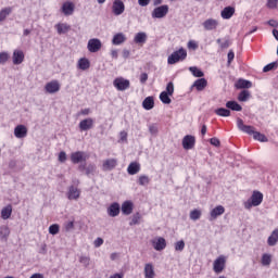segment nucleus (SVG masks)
Masks as SVG:
<instances>
[{
    "label": "nucleus",
    "instance_id": "nucleus-1",
    "mask_svg": "<svg viewBox=\"0 0 278 278\" xmlns=\"http://www.w3.org/2000/svg\"><path fill=\"white\" fill-rule=\"evenodd\" d=\"M237 127L243 134H248L249 136H253L254 140H258V142H268V137L260 131H255V127L244 125V121L242 118H237Z\"/></svg>",
    "mask_w": 278,
    "mask_h": 278
},
{
    "label": "nucleus",
    "instance_id": "nucleus-2",
    "mask_svg": "<svg viewBox=\"0 0 278 278\" xmlns=\"http://www.w3.org/2000/svg\"><path fill=\"white\" fill-rule=\"evenodd\" d=\"M262 201H264V194L260 191H254L251 198L244 203V207L245 210L257 207V205H262Z\"/></svg>",
    "mask_w": 278,
    "mask_h": 278
},
{
    "label": "nucleus",
    "instance_id": "nucleus-3",
    "mask_svg": "<svg viewBox=\"0 0 278 278\" xmlns=\"http://www.w3.org/2000/svg\"><path fill=\"white\" fill-rule=\"evenodd\" d=\"M188 58L186 49L180 48L178 51H174L167 59V64H177V62H184Z\"/></svg>",
    "mask_w": 278,
    "mask_h": 278
},
{
    "label": "nucleus",
    "instance_id": "nucleus-4",
    "mask_svg": "<svg viewBox=\"0 0 278 278\" xmlns=\"http://www.w3.org/2000/svg\"><path fill=\"white\" fill-rule=\"evenodd\" d=\"M70 157L72 164H81L86 162L90 157V155H88V153H86L85 151H76L73 152Z\"/></svg>",
    "mask_w": 278,
    "mask_h": 278
},
{
    "label": "nucleus",
    "instance_id": "nucleus-5",
    "mask_svg": "<svg viewBox=\"0 0 278 278\" xmlns=\"http://www.w3.org/2000/svg\"><path fill=\"white\" fill-rule=\"evenodd\" d=\"M113 86L114 88H116V90H119L121 92H123L129 89V86H131V84L129 83L128 79H125L123 77H117L114 79Z\"/></svg>",
    "mask_w": 278,
    "mask_h": 278
},
{
    "label": "nucleus",
    "instance_id": "nucleus-6",
    "mask_svg": "<svg viewBox=\"0 0 278 278\" xmlns=\"http://www.w3.org/2000/svg\"><path fill=\"white\" fill-rule=\"evenodd\" d=\"M166 14H168V4H163L152 11V18H164Z\"/></svg>",
    "mask_w": 278,
    "mask_h": 278
},
{
    "label": "nucleus",
    "instance_id": "nucleus-7",
    "mask_svg": "<svg viewBox=\"0 0 278 278\" xmlns=\"http://www.w3.org/2000/svg\"><path fill=\"white\" fill-rule=\"evenodd\" d=\"M101 47H102L101 40L97 38L89 39L87 43V49L90 53H97L101 51Z\"/></svg>",
    "mask_w": 278,
    "mask_h": 278
},
{
    "label": "nucleus",
    "instance_id": "nucleus-8",
    "mask_svg": "<svg viewBox=\"0 0 278 278\" xmlns=\"http://www.w3.org/2000/svg\"><path fill=\"white\" fill-rule=\"evenodd\" d=\"M194 144H197V138L192 135H186L182 138V148L186 151H190L191 149H194Z\"/></svg>",
    "mask_w": 278,
    "mask_h": 278
},
{
    "label": "nucleus",
    "instance_id": "nucleus-9",
    "mask_svg": "<svg viewBox=\"0 0 278 278\" xmlns=\"http://www.w3.org/2000/svg\"><path fill=\"white\" fill-rule=\"evenodd\" d=\"M112 12L115 16H121V14L125 12V2H123V0H114Z\"/></svg>",
    "mask_w": 278,
    "mask_h": 278
},
{
    "label": "nucleus",
    "instance_id": "nucleus-10",
    "mask_svg": "<svg viewBox=\"0 0 278 278\" xmlns=\"http://www.w3.org/2000/svg\"><path fill=\"white\" fill-rule=\"evenodd\" d=\"M46 92L49 94H55V92H60V81L52 80L45 86Z\"/></svg>",
    "mask_w": 278,
    "mask_h": 278
},
{
    "label": "nucleus",
    "instance_id": "nucleus-11",
    "mask_svg": "<svg viewBox=\"0 0 278 278\" xmlns=\"http://www.w3.org/2000/svg\"><path fill=\"white\" fill-rule=\"evenodd\" d=\"M202 26L204 27L205 31H214V29H217L218 27V21L215 18H207L202 23Z\"/></svg>",
    "mask_w": 278,
    "mask_h": 278
},
{
    "label": "nucleus",
    "instance_id": "nucleus-12",
    "mask_svg": "<svg viewBox=\"0 0 278 278\" xmlns=\"http://www.w3.org/2000/svg\"><path fill=\"white\" fill-rule=\"evenodd\" d=\"M92 127H94V119L90 117L83 119L79 123L80 131H89V129H92Z\"/></svg>",
    "mask_w": 278,
    "mask_h": 278
},
{
    "label": "nucleus",
    "instance_id": "nucleus-13",
    "mask_svg": "<svg viewBox=\"0 0 278 278\" xmlns=\"http://www.w3.org/2000/svg\"><path fill=\"white\" fill-rule=\"evenodd\" d=\"M213 270L217 275L220 274L222 270H225V257L219 256L217 260L214 261Z\"/></svg>",
    "mask_w": 278,
    "mask_h": 278
},
{
    "label": "nucleus",
    "instance_id": "nucleus-14",
    "mask_svg": "<svg viewBox=\"0 0 278 278\" xmlns=\"http://www.w3.org/2000/svg\"><path fill=\"white\" fill-rule=\"evenodd\" d=\"M223 214H225V206L218 205L211 211L208 220H216V218L223 216Z\"/></svg>",
    "mask_w": 278,
    "mask_h": 278
},
{
    "label": "nucleus",
    "instance_id": "nucleus-15",
    "mask_svg": "<svg viewBox=\"0 0 278 278\" xmlns=\"http://www.w3.org/2000/svg\"><path fill=\"white\" fill-rule=\"evenodd\" d=\"M81 194V191L77 189L75 186H71L67 191V199L70 201H77Z\"/></svg>",
    "mask_w": 278,
    "mask_h": 278
},
{
    "label": "nucleus",
    "instance_id": "nucleus-16",
    "mask_svg": "<svg viewBox=\"0 0 278 278\" xmlns=\"http://www.w3.org/2000/svg\"><path fill=\"white\" fill-rule=\"evenodd\" d=\"M108 214L112 218H115V216H118L121 214V204H118V202L112 203L108 208Z\"/></svg>",
    "mask_w": 278,
    "mask_h": 278
},
{
    "label": "nucleus",
    "instance_id": "nucleus-17",
    "mask_svg": "<svg viewBox=\"0 0 278 278\" xmlns=\"http://www.w3.org/2000/svg\"><path fill=\"white\" fill-rule=\"evenodd\" d=\"M115 166H118V160L116 159H108L102 164L103 170H114Z\"/></svg>",
    "mask_w": 278,
    "mask_h": 278
},
{
    "label": "nucleus",
    "instance_id": "nucleus-18",
    "mask_svg": "<svg viewBox=\"0 0 278 278\" xmlns=\"http://www.w3.org/2000/svg\"><path fill=\"white\" fill-rule=\"evenodd\" d=\"M14 136L15 138H27V126L25 125H17L14 128Z\"/></svg>",
    "mask_w": 278,
    "mask_h": 278
},
{
    "label": "nucleus",
    "instance_id": "nucleus-19",
    "mask_svg": "<svg viewBox=\"0 0 278 278\" xmlns=\"http://www.w3.org/2000/svg\"><path fill=\"white\" fill-rule=\"evenodd\" d=\"M152 247L155 251H164L166 249V239L159 237L156 241H152Z\"/></svg>",
    "mask_w": 278,
    "mask_h": 278
},
{
    "label": "nucleus",
    "instance_id": "nucleus-20",
    "mask_svg": "<svg viewBox=\"0 0 278 278\" xmlns=\"http://www.w3.org/2000/svg\"><path fill=\"white\" fill-rule=\"evenodd\" d=\"M191 88H195V90H198V92H202V90H205V88H207V79H205V78L197 79L193 83V85L191 86Z\"/></svg>",
    "mask_w": 278,
    "mask_h": 278
},
{
    "label": "nucleus",
    "instance_id": "nucleus-21",
    "mask_svg": "<svg viewBox=\"0 0 278 278\" xmlns=\"http://www.w3.org/2000/svg\"><path fill=\"white\" fill-rule=\"evenodd\" d=\"M62 12L65 16H72L73 12H75V4H73V2H64Z\"/></svg>",
    "mask_w": 278,
    "mask_h": 278
},
{
    "label": "nucleus",
    "instance_id": "nucleus-22",
    "mask_svg": "<svg viewBox=\"0 0 278 278\" xmlns=\"http://www.w3.org/2000/svg\"><path fill=\"white\" fill-rule=\"evenodd\" d=\"M24 60H25V54L23 53V51L15 50L13 52V64L18 66V64H23Z\"/></svg>",
    "mask_w": 278,
    "mask_h": 278
},
{
    "label": "nucleus",
    "instance_id": "nucleus-23",
    "mask_svg": "<svg viewBox=\"0 0 278 278\" xmlns=\"http://www.w3.org/2000/svg\"><path fill=\"white\" fill-rule=\"evenodd\" d=\"M131 212H134V203L131 201H125L122 204V213L125 216H129V214H131Z\"/></svg>",
    "mask_w": 278,
    "mask_h": 278
},
{
    "label": "nucleus",
    "instance_id": "nucleus-24",
    "mask_svg": "<svg viewBox=\"0 0 278 278\" xmlns=\"http://www.w3.org/2000/svg\"><path fill=\"white\" fill-rule=\"evenodd\" d=\"M127 41V37L123 33H117L113 36L112 45L118 46Z\"/></svg>",
    "mask_w": 278,
    "mask_h": 278
},
{
    "label": "nucleus",
    "instance_id": "nucleus-25",
    "mask_svg": "<svg viewBox=\"0 0 278 278\" xmlns=\"http://www.w3.org/2000/svg\"><path fill=\"white\" fill-rule=\"evenodd\" d=\"M220 14H222V18L229 20L231 18V16H233V14H236V8L226 7L224 8Z\"/></svg>",
    "mask_w": 278,
    "mask_h": 278
},
{
    "label": "nucleus",
    "instance_id": "nucleus-26",
    "mask_svg": "<svg viewBox=\"0 0 278 278\" xmlns=\"http://www.w3.org/2000/svg\"><path fill=\"white\" fill-rule=\"evenodd\" d=\"M226 108L232 112H242V105H240L235 100L226 102Z\"/></svg>",
    "mask_w": 278,
    "mask_h": 278
},
{
    "label": "nucleus",
    "instance_id": "nucleus-27",
    "mask_svg": "<svg viewBox=\"0 0 278 278\" xmlns=\"http://www.w3.org/2000/svg\"><path fill=\"white\" fill-rule=\"evenodd\" d=\"M55 29L58 34L62 36V34H67V31H71V25L66 23H59L55 25Z\"/></svg>",
    "mask_w": 278,
    "mask_h": 278
},
{
    "label": "nucleus",
    "instance_id": "nucleus-28",
    "mask_svg": "<svg viewBox=\"0 0 278 278\" xmlns=\"http://www.w3.org/2000/svg\"><path fill=\"white\" fill-rule=\"evenodd\" d=\"M143 110H153L155 108V100L153 97H147L142 102Z\"/></svg>",
    "mask_w": 278,
    "mask_h": 278
},
{
    "label": "nucleus",
    "instance_id": "nucleus-29",
    "mask_svg": "<svg viewBox=\"0 0 278 278\" xmlns=\"http://www.w3.org/2000/svg\"><path fill=\"white\" fill-rule=\"evenodd\" d=\"M128 175H138L140 173V163L132 162L127 168Z\"/></svg>",
    "mask_w": 278,
    "mask_h": 278
},
{
    "label": "nucleus",
    "instance_id": "nucleus-30",
    "mask_svg": "<svg viewBox=\"0 0 278 278\" xmlns=\"http://www.w3.org/2000/svg\"><path fill=\"white\" fill-rule=\"evenodd\" d=\"M278 242V229H275L267 239L268 247H275Z\"/></svg>",
    "mask_w": 278,
    "mask_h": 278
},
{
    "label": "nucleus",
    "instance_id": "nucleus-31",
    "mask_svg": "<svg viewBox=\"0 0 278 278\" xmlns=\"http://www.w3.org/2000/svg\"><path fill=\"white\" fill-rule=\"evenodd\" d=\"M134 42L136 45H144V42H147V33H143V31L137 33L134 38Z\"/></svg>",
    "mask_w": 278,
    "mask_h": 278
},
{
    "label": "nucleus",
    "instance_id": "nucleus-32",
    "mask_svg": "<svg viewBox=\"0 0 278 278\" xmlns=\"http://www.w3.org/2000/svg\"><path fill=\"white\" fill-rule=\"evenodd\" d=\"M8 238H10V228L8 226L0 227V240L8 242Z\"/></svg>",
    "mask_w": 278,
    "mask_h": 278
},
{
    "label": "nucleus",
    "instance_id": "nucleus-33",
    "mask_svg": "<svg viewBox=\"0 0 278 278\" xmlns=\"http://www.w3.org/2000/svg\"><path fill=\"white\" fill-rule=\"evenodd\" d=\"M144 277L146 278H153L155 277V269H153V264L148 263L144 266Z\"/></svg>",
    "mask_w": 278,
    "mask_h": 278
},
{
    "label": "nucleus",
    "instance_id": "nucleus-34",
    "mask_svg": "<svg viewBox=\"0 0 278 278\" xmlns=\"http://www.w3.org/2000/svg\"><path fill=\"white\" fill-rule=\"evenodd\" d=\"M10 216H12V206H11V204L4 206L1 210V218L3 220H8V218H10Z\"/></svg>",
    "mask_w": 278,
    "mask_h": 278
},
{
    "label": "nucleus",
    "instance_id": "nucleus-35",
    "mask_svg": "<svg viewBox=\"0 0 278 278\" xmlns=\"http://www.w3.org/2000/svg\"><path fill=\"white\" fill-rule=\"evenodd\" d=\"M78 68L80 71H88L90 68V60L86 58H81L78 60Z\"/></svg>",
    "mask_w": 278,
    "mask_h": 278
},
{
    "label": "nucleus",
    "instance_id": "nucleus-36",
    "mask_svg": "<svg viewBox=\"0 0 278 278\" xmlns=\"http://www.w3.org/2000/svg\"><path fill=\"white\" fill-rule=\"evenodd\" d=\"M12 7H7L0 11V23H3L12 14Z\"/></svg>",
    "mask_w": 278,
    "mask_h": 278
},
{
    "label": "nucleus",
    "instance_id": "nucleus-37",
    "mask_svg": "<svg viewBox=\"0 0 278 278\" xmlns=\"http://www.w3.org/2000/svg\"><path fill=\"white\" fill-rule=\"evenodd\" d=\"M252 86H253V83H251V80H247L242 78H240L237 83L238 89L251 88Z\"/></svg>",
    "mask_w": 278,
    "mask_h": 278
},
{
    "label": "nucleus",
    "instance_id": "nucleus-38",
    "mask_svg": "<svg viewBox=\"0 0 278 278\" xmlns=\"http://www.w3.org/2000/svg\"><path fill=\"white\" fill-rule=\"evenodd\" d=\"M217 116L228 117L231 116V111L225 108H219L215 110Z\"/></svg>",
    "mask_w": 278,
    "mask_h": 278
},
{
    "label": "nucleus",
    "instance_id": "nucleus-39",
    "mask_svg": "<svg viewBox=\"0 0 278 278\" xmlns=\"http://www.w3.org/2000/svg\"><path fill=\"white\" fill-rule=\"evenodd\" d=\"M160 100L165 105H170V103L173 102V100H170V94H168L166 91L161 92Z\"/></svg>",
    "mask_w": 278,
    "mask_h": 278
},
{
    "label": "nucleus",
    "instance_id": "nucleus-40",
    "mask_svg": "<svg viewBox=\"0 0 278 278\" xmlns=\"http://www.w3.org/2000/svg\"><path fill=\"white\" fill-rule=\"evenodd\" d=\"M251 98V92L249 90H242L238 96V101L247 102Z\"/></svg>",
    "mask_w": 278,
    "mask_h": 278
},
{
    "label": "nucleus",
    "instance_id": "nucleus-41",
    "mask_svg": "<svg viewBox=\"0 0 278 278\" xmlns=\"http://www.w3.org/2000/svg\"><path fill=\"white\" fill-rule=\"evenodd\" d=\"M189 71L190 73H192L193 77H205V74L203 73V71H201L197 66L189 67Z\"/></svg>",
    "mask_w": 278,
    "mask_h": 278
},
{
    "label": "nucleus",
    "instance_id": "nucleus-42",
    "mask_svg": "<svg viewBox=\"0 0 278 278\" xmlns=\"http://www.w3.org/2000/svg\"><path fill=\"white\" fill-rule=\"evenodd\" d=\"M137 184L139 186H149V184H151V178L147 175H141L139 176Z\"/></svg>",
    "mask_w": 278,
    "mask_h": 278
},
{
    "label": "nucleus",
    "instance_id": "nucleus-43",
    "mask_svg": "<svg viewBox=\"0 0 278 278\" xmlns=\"http://www.w3.org/2000/svg\"><path fill=\"white\" fill-rule=\"evenodd\" d=\"M273 262V256L270 254H263L262 264L263 266H270Z\"/></svg>",
    "mask_w": 278,
    "mask_h": 278
},
{
    "label": "nucleus",
    "instance_id": "nucleus-44",
    "mask_svg": "<svg viewBox=\"0 0 278 278\" xmlns=\"http://www.w3.org/2000/svg\"><path fill=\"white\" fill-rule=\"evenodd\" d=\"M49 233L51 236H58V233H60V225L58 224H52L50 227H49Z\"/></svg>",
    "mask_w": 278,
    "mask_h": 278
},
{
    "label": "nucleus",
    "instance_id": "nucleus-45",
    "mask_svg": "<svg viewBox=\"0 0 278 278\" xmlns=\"http://www.w3.org/2000/svg\"><path fill=\"white\" fill-rule=\"evenodd\" d=\"M94 173H97V165H94V164H89V165L86 167L85 174H86L87 176H90V175H94Z\"/></svg>",
    "mask_w": 278,
    "mask_h": 278
},
{
    "label": "nucleus",
    "instance_id": "nucleus-46",
    "mask_svg": "<svg viewBox=\"0 0 278 278\" xmlns=\"http://www.w3.org/2000/svg\"><path fill=\"white\" fill-rule=\"evenodd\" d=\"M189 216H190L191 220H199V218H201V211L195 208V210L190 212Z\"/></svg>",
    "mask_w": 278,
    "mask_h": 278
},
{
    "label": "nucleus",
    "instance_id": "nucleus-47",
    "mask_svg": "<svg viewBox=\"0 0 278 278\" xmlns=\"http://www.w3.org/2000/svg\"><path fill=\"white\" fill-rule=\"evenodd\" d=\"M277 66H278L277 62H271L264 66L263 73H268V72L273 71L274 68H277Z\"/></svg>",
    "mask_w": 278,
    "mask_h": 278
},
{
    "label": "nucleus",
    "instance_id": "nucleus-48",
    "mask_svg": "<svg viewBox=\"0 0 278 278\" xmlns=\"http://www.w3.org/2000/svg\"><path fill=\"white\" fill-rule=\"evenodd\" d=\"M64 229L67 232L73 231V229H75V222L74 220L65 222L64 223Z\"/></svg>",
    "mask_w": 278,
    "mask_h": 278
},
{
    "label": "nucleus",
    "instance_id": "nucleus-49",
    "mask_svg": "<svg viewBox=\"0 0 278 278\" xmlns=\"http://www.w3.org/2000/svg\"><path fill=\"white\" fill-rule=\"evenodd\" d=\"M10 60V54L8 52L0 53V64H5Z\"/></svg>",
    "mask_w": 278,
    "mask_h": 278
},
{
    "label": "nucleus",
    "instance_id": "nucleus-50",
    "mask_svg": "<svg viewBox=\"0 0 278 278\" xmlns=\"http://www.w3.org/2000/svg\"><path fill=\"white\" fill-rule=\"evenodd\" d=\"M267 8L269 10H277L278 7V0H267Z\"/></svg>",
    "mask_w": 278,
    "mask_h": 278
},
{
    "label": "nucleus",
    "instance_id": "nucleus-51",
    "mask_svg": "<svg viewBox=\"0 0 278 278\" xmlns=\"http://www.w3.org/2000/svg\"><path fill=\"white\" fill-rule=\"evenodd\" d=\"M184 249H186V242L184 240L175 243V251H184Z\"/></svg>",
    "mask_w": 278,
    "mask_h": 278
},
{
    "label": "nucleus",
    "instance_id": "nucleus-52",
    "mask_svg": "<svg viewBox=\"0 0 278 278\" xmlns=\"http://www.w3.org/2000/svg\"><path fill=\"white\" fill-rule=\"evenodd\" d=\"M80 264H83L86 268L90 266V256H80L79 257Z\"/></svg>",
    "mask_w": 278,
    "mask_h": 278
},
{
    "label": "nucleus",
    "instance_id": "nucleus-53",
    "mask_svg": "<svg viewBox=\"0 0 278 278\" xmlns=\"http://www.w3.org/2000/svg\"><path fill=\"white\" fill-rule=\"evenodd\" d=\"M169 97H173V92H175V85H173V81H169L166 86V91Z\"/></svg>",
    "mask_w": 278,
    "mask_h": 278
},
{
    "label": "nucleus",
    "instance_id": "nucleus-54",
    "mask_svg": "<svg viewBox=\"0 0 278 278\" xmlns=\"http://www.w3.org/2000/svg\"><path fill=\"white\" fill-rule=\"evenodd\" d=\"M227 58H228L227 66H231V63L233 62V59L236 58V53H233V50H229Z\"/></svg>",
    "mask_w": 278,
    "mask_h": 278
},
{
    "label": "nucleus",
    "instance_id": "nucleus-55",
    "mask_svg": "<svg viewBox=\"0 0 278 278\" xmlns=\"http://www.w3.org/2000/svg\"><path fill=\"white\" fill-rule=\"evenodd\" d=\"M149 131L152 136H157V131H159L157 124H151L149 126Z\"/></svg>",
    "mask_w": 278,
    "mask_h": 278
},
{
    "label": "nucleus",
    "instance_id": "nucleus-56",
    "mask_svg": "<svg viewBox=\"0 0 278 278\" xmlns=\"http://www.w3.org/2000/svg\"><path fill=\"white\" fill-rule=\"evenodd\" d=\"M210 142L213 147H220V140L216 137L211 138Z\"/></svg>",
    "mask_w": 278,
    "mask_h": 278
},
{
    "label": "nucleus",
    "instance_id": "nucleus-57",
    "mask_svg": "<svg viewBox=\"0 0 278 278\" xmlns=\"http://www.w3.org/2000/svg\"><path fill=\"white\" fill-rule=\"evenodd\" d=\"M59 162H61L62 164H64V162H66V152L61 151L59 153Z\"/></svg>",
    "mask_w": 278,
    "mask_h": 278
},
{
    "label": "nucleus",
    "instance_id": "nucleus-58",
    "mask_svg": "<svg viewBox=\"0 0 278 278\" xmlns=\"http://www.w3.org/2000/svg\"><path fill=\"white\" fill-rule=\"evenodd\" d=\"M188 49L197 50V49H199V45H197V41L190 40V41L188 42Z\"/></svg>",
    "mask_w": 278,
    "mask_h": 278
},
{
    "label": "nucleus",
    "instance_id": "nucleus-59",
    "mask_svg": "<svg viewBox=\"0 0 278 278\" xmlns=\"http://www.w3.org/2000/svg\"><path fill=\"white\" fill-rule=\"evenodd\" d=\"M149 79V74H147V73H142L141 75H140V83L141 84H147V80Z\"/></svg>",
    "mask_w": 278,
    "mask_h": 278
},
{
    "label": "nucleus",
    "instance_id": "nucleus-60",
    "mask_svg": "<svg viewBox=\"0 0 278 278\" xmlns=\"http://www.w3.org/2000/svg\"><path fill=\"white\" fill-rule=\"evenodd\" d=\"M151 3V0H138V4L141 8H147V5H149Z\"/></svg>",
    "mask_w": 278,
    "mask_h": 278
},
{
    "label": "nucleus",
    "instance_id": "nucleus-61",
    "mask_svg": "<svg viewBox=\"0 0 278 278\" xmlns=\"http://www.w3.org/2000/svg\"><path fill=\"white\" fill-rule=\"evenodd\" d=\"M90 114V109H83L79 113L78 116H88Z\"/></svg>",
    "mask_w": 278,
    "mask_h": 278
},
{
    "label": "nucleus",
    "instance_id": "nucleus-62",
    "mask_svg": "<svg viewBox=\"0 0 278 278\" xmlns=\"http://www.w3.org/2000/svg\"><path fill=\"white\" fill-rule=\"evenodd\" d=\"M267 25H269V27H278V22L277 20H269Z\"/></svg>",
    "mask_w": 278,
    "mask_h": 278
},
{
    "label": "nucleus",
    "instance_id": "nucleus-63",
    "mask_svg": "<svg viewBox=\"0 0 278 278\" xmlns=\"http://www.w3.org/2000/svg\"><path fill=\"white\" fill-rule=\"evenodd\" d=\"M101 244H103V239L97 238V240L94 241V247H101Z\"/></svg>",
    "mask_w": 278,
    "mask_h": 278
},
{
    "label": "nucleus",
    "instance_id": "nucleus-64",
    "mask_svg": "<svg viewBox=\"0 0 278 278\" xmlns=\"http://www.w3.org/2000/svg\"><path fill=\"white\" fill-rule=\"evenodd\" d=\"M29 278H45L42 274H33Z\"/></svg>",
    "mask_w": 278,
    "mask_h": 278
}]
</instances>
